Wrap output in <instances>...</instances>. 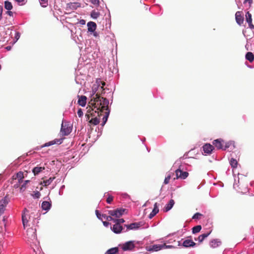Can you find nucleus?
Returning <instances> with one entry per match:
<instances>
[{
	"mask_svg": "<svg viewBox=\"0 0 254 254\" xmlns=\"http://www.w3.org/2000/svg\"><path fill=\"white\" fill-rule=\"evenodd\" d=\"M91 99L89 102V106H92L93 109L97 112V116L102 115V112L104 110H108L109 101L106 98H101L98 93H96V91H93Z\"/></svg>",
	"mask_w": 254,
	"mask_h": 254,
	"instance_id": "obj_1",
	"label": "nucleus"
},
{
	"mask_svg": "<svg viewBox=\"0 0 254 254\" xmlns=\"http://www.w3.org/2000/svg\"><path fill=\"white\" fill-rule=\"evenodd\" d=\"M96 114H97V112L94 111L93 109H88L85 115V117L88 120H89L91 117H92V118L89 121V123L94 126L98 125L100 122V120L96 117Z\"/></svg>",
	"mask_w": 254,
	"mask_h": 254,
	"instance_id": "obj_2",
	"label": "nucleus"
},
{
	"mask_svg": "<svg viewBox=\"0 0 254 254\" xmlns=\"http://www.w3.org/2000/svg\"><path fill=\"white\" fill-rule=\"evenodd\" d=\"M27 236L29 241L35 243L37 241L36 231L35 229L29 228L27 230Z\"/></svg>",
	"mask_w": 254,
	"mask_h": 254,
	"instance_id": "obj_3",
	"label": "nucleus"
},
{
	"mask_svg": "<svg viewBox=\"0 0 254 254\" xmlns=\"http://www.w3.org/2000/svg\"><path fill=\"white\" fill-rule=\"evenodd\" d=\"M72 128L69 124L67 123H63L62 124V127L61 129V132L63 135H67L71 131Z\"/></svg>",
	"mask_w": 254,
	"mask_h": 254,
	"instance_id": "obj_4",
	"label": "nucleus"
},
{
	"mask_svg": "<svg viewBox=\"0 0 254 254\" xmlns=\"http://www.w3.org/2000/svg\"><path fill=\"white\" fill-rule=\"evenodd\" d=\"M175 173L176 178H174V180H175L176 179H185L189 176V173L187 172H183L180 169L176 170Z\"/></svg>",
	"mask_w": 254,
	"mask_h": 254,
	"instance_id": "obj_5",
	"label": "nucleus"
},
{
	"mask_svg": "<svg viewBox=\"0 0 254 254\" xmlns=\"http://www.w3.org/2000/svg\"><path fill=\"white\" fill-rule=\"evenodd\" d=\"M125 210V209H117L116 210H110L108 213L111 216L120 217L123 215Z\"/></svg>",
	"mask_w": 254,
	"mask_h": 254,
	"instance_id": "obj_6",
	"label": "nucleus"
},
{
	"mask_svg": "<svg viewBox=\"0 0 254 254\" xmlns=\"http://www.w3.org/2000/svg\"><path fill=\"white\" fill-rule=\"evenodd\" d=\"M8 203V200L6 197L2 198L0 200V215L3 214L5 211V208Z\"/></svg>",
	"mask_w": 254,
	"mask_h": 254,
	"instance_id": "obj_7",
	"label": "nucleus"
},
{
	"mask_svg": "<svg viewBox=\"0 0 254 254\" xmlns=\"http://www.w3.org/2000/svg\"><path fill=\"white\" fill-rule=\"evenodd\" d=\"M134 248V244L132 241L125 243L122 246V249L124 251L132 250Z\"/></svg>",
	"mask_w": 254,
	"mask_h": 254,
	"instance_id": "obj_8",
	"label": "nucleus"
},
{
	"mask_svg": "<svg viewBox=\"0 0 254 254\" xmlns=\"http://www.w3.org/2000/svg\"><path fill=\"white\" fill-rule=\"evenodd\" d=\"M30 217L29 215L28 210L25 209L24 212L22 215V220L24 228L27 225L29 219H30Z\"/></svg>",
	"mask_w": 254,
	"mask_h": 254,
	"instance_id": "obj_9",
	"label": "nucleus"
},
{
	"mask_svg": "<svg viewBox=\"0 0 254 254\" xmlns=\"http://www.w3.org/2000/svg\"><path fill=\"white\" fill-rule=\"evenodd\" d=\"M62 142H63L62 138L55 139L52 141H49L48 142L45 143L44 145H43L41 146V148H43L44 147H48V146L53 145L55 144H61Z\"/></svg>",
	"mask_w": 254,
	"mask_h": 254,
	"instance_id": "obj_10",
	"label": "nucleus"
},
{
	"mask_svg": "<svg viewBox=\"0 0 254 254\" xmlns=\"http://www.w3.org/2000/svg\"><path fill=\"white\" fill-rule=\"evenodd\" d=\"M235 19L237 24L241 26L244 22V17L241 11H237L235 14Z\"/></svg>",
	"mask_w": 254,
	"mask_h": 254,
	"instance_id": "obj_11",
	"label": "nucleus"
},
{
	"mask_svg": "<svg viewBox=\"0 0 254 254\" xmlns=\"http://www.w3.org/2000/svg\"><path fill=\"white\" fill-rule=\"evenodd\" d=\"M224 143V141L222 139H217L213 141V145L218 149H223Z\"/></svg>",
	"mask_w": 254,
	"mask_h": 254,
	"instance_id": "obj_12",
	"label": "nucleus"
},
{
	"mask_svg": "<svg viewBox=\"0 0 254 254\" xmlns=\"http://www.w3.org/2000/svg\"><path fill=\"white\" fill-rule=\"evenodd\" d=\"M202 148L204 152L206 154H210L214 149V146L209 143L204 144Z\"/></svg>",
	"mask_w": 254,
	"mask_h": 254,
	"instance_id": "obj_13",
	"label": "nucleus"
},
{
	"mask_svg": "<svg viewBox=\"0 0 254 254\" xmlns=\"http://www.w3.org/2000/svg\"><path fill=\"white\" fill-rule=\"evenodd\" d=\"M87 27H88V31L90 32H95L96 27L97 25L96 24L92 21H90L87 23Z\"/></svg>",
	"mask_w": 254,
	"mask_h": 254,
	"instance_id": "obj_14",
	"label": "nucleus"
},
{
	"mask_svg": "<svg viewBox=\"0 0 254 254\" xmlns=\"http://www.w3.org/2000/svg\"><path fill=\"white\" fill-rule=\"evenodd\" d=\"M78 104L82 107H84L86 104L87 97L84 95L78 96Z\"/></svg>",
	"mask_w": 254,
	"mask_h": 254,
	"instance_id": "obj_15",
	"label": "nucleus"
},
{
	"mask_svg": "<svg viewBox=\"0 0 254 254\" xmlns=\"http://www.w3.org/2000/svg\"><path fill=\"white\" fill-rule=\"evenodd\" d=\"M161 249H162V246L160 244L150 246L147 248V250L148 251H158Z\"/></svg>",
	"mask_w": 254,
	"mask_h": 254,
	"instance_id": "obj_16",
	"label": "nucleus"
},
{
	"mask_svg": "<svg viewBox=\"0 0 254 254\" xmlns=\"http://www.w3.org/2000/svg\"><path fill=\"white\" fill-rule=\"evenodd\" d=\"M195 245L196 244L192 240L189 239L185 240L183 243V246L186 248L194 247Z\"/></svg>",
	"mask_w": 254,
	"mask_h": 254,
	"instance_id": "obj_17",
	"label": "nucleus"
},
{
	"mask_svg": "<svg viewBox=\"0 0 254 254\" xmlns=\"http://www.w3.org/2000/svg\"><path fill=\"white\" fill-rule=\"evenodd\" d=\"M159 212V208L158 207V204L157 202H156L154 205V208L152 212L150 213L148 217L150 219H151L153 218L157 213H158Z\"/></svg>",
	"mask_w": 254,
	"mask_h": 254,
	"instance_id": "obj_18",
	"label": "nucleus"
},
{
	"mask_svg": "<svg viewBox=\"0 0 254 254\" xmlns=\"http://www.w3.org/2000/svg\"><path fill=\"white\" fill-rule=\"evenodd\" d=\"M123 229L122 226L119 223H115L112 228L113 231L115 233H120Z\"/></svg>",
	"mask_w": 254,
	"mask_h": 254,
	"instance_id": "obj_19",
	"label": "nucleus"
},
{
	"mask_svg": "<svg viewBox=\"0 0 254 254\" xmlns=\"http://www.w3.org/2000/svg\"><path fill=\"white\" fill-rule=\"evenodd\" d=\"M221 244L220 241L218 239H214L210 242V246L212 248H216L219 247Z\"/></svg>",
	"mask_w": 254,
	"mask_h": 254,
	"instance_id": "obj_20",
	"label": "nucleus"
},
{
	"mask_svg": "<svg viewBox=\"0 0 254 254\" xmlns=\"http://www.w3.org/2000/svg\"><path fill=\"white\" fill-rule=\"evenodd\" d=\"M175 204V201L173 199H171L169 203L166 205L164 208V212H168L174 206Z\"/></svg>",
	"mask_w": 254,
	"mask_h": 254,
	"instance_id": "obj_21",
	"label": "nucleus"
},
{
	"mask_svg": "<svg viewBox=\"0 0 254 254\" xmlns=\"http://www.w3.org/2000/svg\"><path fill=\"white\" fill-rule=\"evenodd\" d=\"M51 205L52 204L51 202L47 201H44L42 203L41 207L43 210L47 211L50 209Z\"/></svg>",
	"mask_w": 254,
	"mask_h": 254,
	"instance_id": "obj_22",
	"label": "nucleus"
},
{
	"mask_svg": "<svg viewBox=\"0 0 254 254\" xmlns=\"http://www.w3.org/2000/svg\"><path fill=\"white\" fill-rule=\"evenodd\" d=\"M126 226L127 227V229L131 230L138 228L139 227H140L141 224L140 223H132L129 225H127Z\"/></svg>",
	"mask_w": 254,
	"mask_h": 254,
	"instance_id": "obj_23",
	"label": "nucleus"
},
{
	"mask_svg": "<svg viewBox=\"0 0 254 254\" xmlns=\"http://www.w3.org/2000/svg\"><path fill=\"white\" fill-rule=\"evenodd\" d=\"M211 232V231H210L209 232H207L206 233H204V234L199 236L198 237V239H197L199 242V243L202 242L203 241L210 235Z\"/></svg>",
	"mask_w": 254,
	"mask_h": 254,
	"instance_id": "obj_24",
	"label": "nucleus"
},
{
	"mask_svg": "<svg viewBox=\"0 0 254 254\" xmlns=\"http://www.w3.org/2000/svg\"><path fill=\"white\" fill-rule=\"evenodd\" d=\"M119 253V249L118 247L112 248L109 249L105 254H118Z\"/></svg>",
	"mask_w": 254,
	"mask_h": 254,
	"instance_id": "obj_25",
	"label": "nucleus"
},
{
	"mask_svg": "<svg viewBox=\"0 0 254 254\" xmlns=\"http://www.w3.org/2000/svg\"><path fill=\"white\" fill-rule=\"evenodd\" d=\"M45 170V167H34L33 170L32 172L34 173V175H38L39 173L41 172L43 170Z\"/></svg>",
	"mask_w": 254,
	"mask_h": 254,
	"instance_id": "obj_26",
	"label": "nucleus"
},
{
	"mask_svg": "<svg viewBox=\"0 0 254 254\" xmlns=\"http://www.w3.org/2000/svg\"><path fill=\"white\" fill-rule=\"evenodd\" d=\"M246 59L250 63H252L254 60V55L252 52H248L246 55Z\"/></svg>",
	"mask_w": 254,
	"mask_h": 254,
	"instance_id": "obj_27",
	"label": "nucleus"
},
{
	"mask_svg": "<svg viewBox=\"0 0 254 254\" xmlns=\"http://www.w3.org/2000/svg\"><path fill=\"white\" fill-rule=\"evenodd\" d=\"M55 179V177H50L49 179L47 180H44L43 182L41 184L43 185L44 186L47 187L50 185Z\"/></svg>",
	"mask_w": 254,
	"mask_h": 254,
	"instance_id": "obj_28",
	"label": "nucleus"
},
{
	"mask_svg": "<svg viewBox=\"0 0 254 254\" xmlns=\"http://www.w3.org/2000/svg\"><path fill=\"white\" fill-rule=\"evenodd\" d=\"M12 3L8 1H5L4 2V8L8 10H10L11 9H12Z\"/></svg>",
	"mask_w": 254,
	"mask_h": 254,
	"instance_id": "obj_29",
	"label": "nucleus"
},
{
	"mask_svg": "<svg viewBox=\"0 0 254 254\" xmlns=\"http://www.w3.org/2000/svg\"><path fill=\"white\" fill-rule=\"evenodd\" d=\"M201 229V226L200 225H197L194 226L192 229V233L195 234L200 231Z\"/></svg>",
	"mask_w": 254,
	"mask_h": 254,
	"instance_id": "obj_30",
	"label": "nucleus"
},
{
	"mask_svg": "<svg viewBox=\"0 0 254 254\" xmlns=\"http://www.w3.org/2000/svg\"><path fill=\"white\" fill-rule=\"evenodd\" d=\"M90 15L93 18L96 19L100 16V13L95 10H93L91 12Z\"/></svg>",
	"mask_w": 254,
	"mask_h": 254,
	"instance_id": "obj_31",
	"label": "nucleus"
},
{
	"mask_svg": "<svg viewBox=\"0 0 254 254\" xmlns=\"http://www.w3.org/2000/svg\"><path fill=\"white\" fill-rule=\"evenodd\" d=\"M107 112H106L105 114L106 115L103 117V123L102 124V125L103 126L106 124V122L107 121L109 115V111L107 110Z\"/></svg>",
	"mask_w": 254,
	"mask_h": 254,
	"instance_id": "obj_32",
	"label": "nucleus"
},
{
	"mask_svg": "<svg viewBox=\"0 0 254 254\" xmlns=\"http://www.w3.org/2000/svg\"><path fill=\"white\" fill-rule=\"evenodd\" d=\"M230 163L233 168H236L237 167L238 162L236 159L231 158Z\"/></svg>",
	"mask_w": 254,
	"mask_h": 254,
	"instance_id": "obj_33",
	"label": "nucleus"
},
{
	"mask_svg": "<svg viewBox=\"0 0 254 254\" xmlns=\"http://www.w3.org/2000/svg\"><path fill=\"white\" fill-rule=\"evenodd\" d=\"M174 175L173 173L169 174L167 175V176L165 178L164 181V184L165 185L168 184L170 182V180L172 177V175Z\"/></svg>",
	"mask_w": 254,
	"mask_h": 254,
	"instance_id": "obj_34",
	"label": "nucleus"
},
{
	"mask_svg": "<svg viewBox=\"0 0 254 254\" xmlns=\"http://www.w3.org/2000/svg\"><path fill=\"white\" fill-rule=\"evenodd\" d=\"M246 19L248 23L252 22V14L249 11L246 13Z\"/></svg>",
	"mask_w": 254,
	"mask_h": 254,
	"instance_id": "obj_35",
	"label": "nucleus"
},
{
	"mask_svg": "<svg viewBox=\"0 0 254 254\" xmlns=\"http://www.w3.org/2000/svg\"><path fill=\"white\" fill-rule=\"evenodd\" d=\"M39 1L42 7H46L48 4V0H39Z\"/></svg>",
	"mask_w": 254,
	"mask_h": 254,
	"instance_id": "obj_36",
	"label": "nucleus"
},
{
	"mask_svg": "<svg viewBox=\"0 0 254 254\" xmlns=\"http://www.w3.org/2000/svg\"><path fill=\"white\" fill-rule=\"evenodd\" d=\"M80 6V4L78 3H72L69 5V7L72 9H76L77 7Z\"/></svg>",
	"mask_w": 254,
	"mask_h": 254,
	"instance_id": "obj_37",
	"label": "nucleus"
},
{
	"mask_svg": "<svg viewBox=\"0 0 254 254\" xmlns=\"http://www.w3.org/2000/svg\"><path fill=\"white\" fill-rule=\"evenodd\" d=\"M90 1L96 6H98L99 5V0H89Z\"/></svg>",
	"mask_w": 254,
	"mask_h": 254,
	"instance_id": "obj_38",
	"label": "nucleus"
},
{
	"mask_svg": "<svg viewBox=\"0 0 254 254\" xmlns=\"http://www.w3.org/2000/svg\"><path fill=\"white\" fill-rule=\"evenodd\" d=\"M29 182V180H26V181H25L24 184L21 186V187L20 188V190L21 191H24L25 190V189L26 188V185Z\"/></svg>",
	"mask_w": 254,
	"mask_h": 254,
	"instance_id": "obj_39",
	"label": "nucleus"
},
{
	"mask_svg": "<svg viewBox=\"0 0 254 254\" xmlns=\"http://www.w3.org/2000/svg\"><path fill=\"white\" fill-rule=\"evenodd\" d=\"M202 215L201 213L197 212L193 215L192 218L193 219H199V217Z\"/></svg>",
	"mask_w": 254,
	"mask_h": 254,
	"instance_id": "obj_40",
	"label": "nucleus"
},
{
	"mask_svg": "<svg viewBox=\"0 0 254 254\" xmlns=\"http://www.w3.org/2000/svg\"><path fill=\"white\" fill-rule=\"evenodd\" d=\"M0 35L1 36H2V41H5V40H6V38L7 37L6 36H5V35H6V33H5V32L3 31V32H1L0 33Z\"/></svg>",
	"mask_w": 254,
	"mask_h": 254,
	"instance_id": "obj_41",
	"label": "nucleus"
},
{
	"mask_svg": "<svg viewBox=\"0 0 254 254\" xmlns=\"http://www.w3.org/2000/svg\"><path fill=\"white\" fill-rule=\"evenodd\" d=\"M113 200V196H112L111 195H109L107 198L106 201L108 203H111Z\"/></svg>",
	"mask_w": 254,
	"mask_h": 254,
	"instance_id": "obj_42",
	"label": "nucleus"
},
{
	"mask_svg": "<svg viewBox=\"0 0 254 254\" xmlns=\"http://www.w3.org/2000/svg\"><path fill=\"white\" fill-rule=\"evenodd\" d=\"M224 145L223 144V150H226L227 148H229L230 146V143L229 142H224Z\"/></svg>",
	"mask_w": 254,
	"mask_h": 254,
	"instance_id": "obj_43",
	"label": "nucleus"
},
{
	"mask_svg": "<svg viewBox=\"0 0 254 254\" xmlns=\"http://www.w3.org/2000/svg\"><path fill=\"white\" fill-rule=\"evenodd\" d=\"M124 222L125 220L124 219H115L114 220V222L119 223L120 225H121V223H123Z\"/></svg>",
	"mask_w": 254,
	"mask_h": 254,
	"instance_id": "obj_44",
	"label": "nucleus"
},
{
	"mask_svg": "<svg viewBox=\"0 0 254 254\" xmlns=\"http://www.w3.org/2000/svg\"><path fill=\"white\" fill-rule=\"evenodd\" d=\"M17 176L18 178H19V182L20 183V181L22 180V179L23 178V173L21 172L18 173L17 174Z\"/></svg>",
	"mask_w": 254,
	"mask_h": 254,
	"instance_id": "obj_45",
	"label": "nucleus"
},
{
	"mask_svg": "<svg viewBox=\"0 0 254 254\" xmlns=\"http://www.w3.org/2000/svg\"><path fill=\"white\" fill-rule=\"evenodd\" d=\"M161 246H162V249H163L172 248L174 247L173 246L166 245L165 244H162V245H161Z\"/></svg>",
	"mask_w": 254,
	"mask_h": 254,
	"instance_id": "obj_46",
	"label": "nucleus"
},
{
	"mask_svg": "<svg viewBox=\"0 0 254 254\" xmlns=\"http://www.w3.org/2000/svg\"><path fill=\"white\" fill-rule=\"evenodd\" d=\"M77 115L79 117H82L83 116V112L81 109H79L77 111Z\"/></svg>",
	"mask_w": 254,
	"mask_h": 254,
	"instance_id": "obj_47",
	"label": "nucleus"
},
{
	"mask_svg": "<svg viewBox=\"0 0 254 254\" xmlns=\"http://www.w3.org/2000/svg\"><path fill=\"white\" fill-rule=\"evenodd\" d=\"M41 195V193L39 191H36V192H35L34 193V196L35 197V198H38L40 197Z\"/></svg>",
	"mask_w": 254,
	"mask_h": 254,
	"instance_id": "obj_48",
	"label": "nucleus"
},
{
	"mask_svg": "<svg viewBox=\"0 0 254 254\" xmlns=\"http://www.w3.org/2000/svg\"><path fill=\"white\" fill-rule=\"evenodd\" d=\"M112 216L110 215V216H107V217H106V220H107V221H113L114 222V220H115V219L113 218L112 217Z\"/></svg>",
	"mask_w": 254,
	"mask_h": 254,
	"instance_id": "obj_49",
	"label": "nucleus"
},
{
	"mask_svg": "<svg viewBox=\"0 0 254 254\" xmlns=\"http://www.w3.org/2000/svg\"><path fill=\"white\" fill-rule=\"evenodd\" d=\"M95 213H96V215L97 216V217L99 219H102V218H101V216H102V214H101L100 213V212H99L98 210H96V211H95Z\"/></svg>",
	"mask_w": 254,
	"mask_h": 254,
	"instance_id": "obj_50",
	"label": "nucleus"
},
{
	"mask_svg": "<svg viewBox=\"0 0 254 254\" xmlns=\"http://www.w3.org/2000/svg\"><path fill=\"white\" fill-rule=\"evenodd\" d=\"M6 13L10 16H13V12L10 10L7 11Z\"/></svg>",
	"mask_w": 254,
	"mask_h": 254,
	"instance_id": "obj_51",
	"label": "nucleus"
},
{
	"mask_svg": "<svg viewBox=\"0 0 254 254\" xmlns=\"http://www.w3.org/2000/svg\"><path fill=\"white\" fill-rule=\"evenodd\" d=\"M249 27L251 29H254V25L253 24L252 22H248Z\"/></svg>",
	"mask_w": 254,
	"mask_h": 254,
	"instance_id": "obj_52",
	"label": "nucleus"
},
{
	"mask_svg": "<svg viewBox=\"0 0 254 254\" xmlns=\"http://www.w3.org/2000/svg\"><path fill=\"white\" fill-rule=\"evenodd\" d=\"M247 2H249V3L250 4V6H251V4L253 2V0H245V1H244V3H246Z\"/></svg>",
	"mask_w": 254,
	"mask_h": 254,
	"instance_id": "obj_53",
	"label": "nucleus"
},
{
	"mask_svg": "<svg viewBox=\"0 0 254 254\" xmlns=\"http://www.w3.org/2000/svg\"><path fill=\"white\" fill-rule=\"evenodd\" d=\"M103 225L106 227H108L109 226V225L110 224V223L107 221H103Z\"/></svg>",
	"mask_w": 254,
	"mask_h": 254,
	"instance_id": "obj_54",
	"label": "nucleus"
},
{
	"mask_svg": "<svg viewBox=\"0 0 254 254\" xmlns=\"http://www.w3.org/2000/svg\"><path fill=\"white\" fill-rule=\"evenodd\" d=\"M20 37V34L18 32H17L15 34V38L18 40Z\"/></svg>",
	"mask_w": 254,
	"mask_h": 254,
	"instance_id": "obj_55",
	"label": "nucleus"
},
{
	"mask_svg": "<svg viewBox=\"0 0 254 254\" xmlns=\"http://www.w3.org/2000/svg\"><path fill=\"white\" fill-rule=\"evenodd\" d=\"M79 23L81 25H84L85 24V21L83 19H81L80 20Z\"/></svg>",
	"mask_w": 254,
	"mask_h": 254,
	"instance_id": "obj_56",
	"label": "nucleus"
},
{
	"mask_svg": "<svg viewBox=\"0 0 254 254\" xmlns=\"http://www.w3.org/2000/svg\"><path fill=\"white\" fill-rule=\"evenodd\" d=\"M15 1H16L18 3H22L21 4H23L24 0H15Z\"/></svg>",
	"mask_w": 254,
	"mask_h": 254,
	"instance_id": "obj_57",
	"label": "nucleus"
},
{
	"mask_svg": "<svg viewBox=\"0 0 254 254\" xmlns=\"http://www.w3.org/2000/svg\"><path fill=\"white\" fill-rule=\"evenodd\" d=\"M106 217H107V215L106 214H102V216H101L102 219L103 218L104 219L106 220Z\"/></svg>",
	"mask_w": 254,
	"mask_h": 254,
	"instance_id": "obj_58",
	"label": "nucleus"
},
{
	"mask_svg": "<svg viewBox=\"0 0 254 254\" xmlns=\"http://www.w3.org/2000/svg\"><path fill=\"white\" fill-rule=\"evenodd\" d=\"M5 49L7 50V51H9L11 50V46H7Z\"/></svg>",
	"mask_w": 254,
	"mask_h": 254,
	"instance_id": "obj_59",
	"label": "nucleus"
},
{
	"mask_svg": "<svg viewBox=\"0 0 254 254\" xmlns=\"http://www.w3.org/2000/svg\"><path fill=\"white\" fill-rule=\"evenodd\" d=\"M93 35L95 36V37H97L98 36V34L97 33V32H93Z\"/></svg>",
	"mask_w": 254,
	"mask_h": 254,
	"instance_id": "obj_60",
	"label": "nucleus"
},
{
	"mask_svg": "<svg viewBox=\"0 0 254 254\" xmlns=\"http://www.w3.org/2000/svg\"><path fill=\"white\" fill-rule=\"evenodd\" d=\"M102 86L101 87V88L103 89V90H104L103 86L105 85V82H103L102 83Z\"/></svg>",
	"mask_w": 254,
	"mask_h": 254,
	"instance_id": "obj_61",
	"label": "nucleus"
}]
</instances>
